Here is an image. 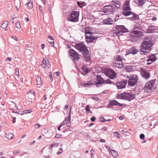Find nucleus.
<instances>
[{"label":"nucleus","instance_id":"22","mask_svg":"<svg viewBox=\"0 0 158 158\" xmlns=\"http://www.w3.org/2000/svg\"><path fill=\"white\" fill-rule=\"evenodd\" d=\"M138 50L135 48H132L127 52V53L125 54V55H128L130 54H135L138 52Z\"/></svg>","mask_w":158,"mask_h":158},{"label":"nucleus","instance_id":"64","mask_svg":"<svg viewBox=\"0 0 158 158\" xmlns=\"http://www.w3.org/2000/svg\"><path fill=\"white\" fill-rule=\"evenodd\" d=\"M39 9L41 12H42L43 10L42 6H39Z\"/></svg>","mask_w":158,"mask_h":158},{"label":"nucleus","instance_id":"52","mask_svg":"<svg viewBox=\"0 0 158 158\" xmlns=\"http://www.w3.org/2000/svg\"><path fill=\"white\" fill-rule=\"evenodd\" d=\"M11 38L16 41H18V38H17V37L15 35L12 36L11 37Z\"/></svg>","mask_w":158,"mask_h":158},{"label":"nucleus","instance_id":"48","mask_svg":"<svg viewBox=\"0 0 158 158\" xmlns=\"http://www.w3.org/2000/svg\"><path fill=\"white\" fill-rule=\"evenodd\" d=\"M48 76H49V77L50 78V80L51 81H52L53 80V77H52V74L51 73L49 72V73Z\"/></svg>","mask_w":158,"mask_h":158},{"label":"nucleus","instance_id":"7","mask_svg":"<svg viewBox=\"0 0 158 158\" xmlns=\"http://www.w3.org/2000/svg\"><path fill=\"white\" fill-rule=\"evenodd\" d=\"M79 11H73L70 17L68 18V20L70 22H77L79 21Z\"/></svg>","mask_w":158,"mask_h":158},{"label":"nucleus","instance_id":"27","mask_svg":"<svg viewBox=\"0 0 158 158\" xmlns=\"http://www.w3.org/2000/svg\"><path fill=\"white\" fill-rule=\"evenodd\" d=\"M81 70L83 72V73H81L84 75H85L89 71V69L87 68L85 65H83L81 67Z\"/></svg>","mask_w":158,"mask_h":158},{"label":"nucleus","instance_id":"63","mask_svg":"<svg viewBox=\"0 0 158 158\" xmlns=\"http://www.w3.org/2000/svg\"><path fill=\"white\" fill-rule=\"evenodd\" d=\"M53 145H52V144H51L49 145V148L50 150H51V149L52 150L53 148Z\"/></svg>","mask_w":158,"mask_h":158},{"label":"nucleus","instance_id":"34","mask_svg":"<svg viewBox=\"0 0 158 158\" xmlns=\"http://www.w3.org/2000/svg\"><path fill=\"white\" fill-rule=\"evenodd\" d=\"M15 108L18 109L17 106H16L15 103L13 102H10V110H13Z\"/></svg>","mask_w":158,"mask_h":158},{"label":"nucleus","instance_id":"47","mask_svg":"<svg viewBox=\"0 0 158 158\" xmlns=\"http://www.w3.org/2000/svg\"><path fill=\"white\" fill-rule=\"evenodd\" d=\"M140 138L142 139H144L145 135L144 134H141L139 135Z\"/></svg>","mask_w":158,"mask_h":158},{"label":"nucleus","instance_id":"41","mask_svg":"<svg viewBox=\"0 0 158 158\" xmlns=\"http://www.w3.org/2000/svg\"><path fill=\"white\" fill-rule=\"evenodd\" d=\"M63 150L62 148H60L58 150L57 152V154L58 155H59L61 154L63 152Z\"/></svg>","mask_w":158,"mask_h":158},{"label":"nucleus","instance_id":"50","mask_svg":"<svg viewBox=\"0 0 158 158\" xmlns=\"http://www.w3.org/2000/svg\"><path fill=\"white\" fill-rule=\"evenodd\" d=\"M99 120L101 122H105V119L103 117H101L100 118Z\"/></svg>","mask_w":158,"mask_h":158},{"label":"nucleus","instance_id":"39","mask_svg":"<svg viewBox=\"0 0 158 158\" xmlns=\"http://www.w3.org/2000/svg\"><path fill=\"white\" fill-rule=\"evenodd\" d=\"M114 135L118 138H120L121 136L120 134L118 131H115L114 132Z\"/></svg>","mask_w":158,"mask_h":158},{"label":"nucleus","instance_id":"4","mask_svg":"<svg viewBox=\"0 0 158 158\" xmlns=\"http://www.w3.org/2000/svg\"><path fill=\"white\" fill-rule=\"evenodd\" d=\"M85 37L86 41L87 43H92L96 38L92 35V33L89 30V27H86L85 30Z\"/></svg>","mask_w":158,"mask_h":158},{"label":"nucleus","instance_id":"29","mask_svg":"<svg viewBox=\"0 0 158 158\" xmlns=\"http://www.w3.org/2000/svg\"><path fill=\"white\" fill-rule=\"evenodd\" d=\"M94 83L92 82L91 81H89L87 83H84L81 84V86L85 87H88L90 85H93Z\"/></svg>","mask_w":158,"mask_h":158},{"label":"nucleus","instance_id":"17","mask_svg":"<svg viewBox=\"0 0 158 158\" xmlns=\"http://www.w3.org/2000/svg\"><path fill=\"white\" fill-rule=\"evenodd\" d=\"M141 74L143 77L146 79H148L150 76V73L145 69H143L141 70Z\"/></svg>","mask_w":158,"mask_h":158},{"label":"nucleus","instance_id":"21","mask_svg":"<svg viewBox=\"0 0 158 158\" xmlns=\"http://www.w3.org/2000/svg\"><path fill=\"white\" fill-rule=\"evenodd\" d=\"M156 60V56L155 55V54H153L148 56L147 60L148 62H154Z\"/></svg>","mask_w":158,"mask_h":158},{"label":"nucleus","instance_id":"15","mask_svg":"<svg viewBox=\"0 0 158 158\" xmlns=\"http://www.w3.org/2000/svg\"><path fill=\"white\" fill-rule=\"evenodd\" d=\"M69 54L73 58V60L80 59L77 53L73 49H70L69 50Z\"/></svg>","mask_w":158,"mask_h":158},{"label":"nucleus","instance_id":"43","mask_svg":"<svg viewBox=\"0 0 158 158\" xmlns=\"http://www.w3.org/2000/svg\"><path fill=\"white\" fill-rule=\"evenodd\" d=\"M90 107L89 105H87L86 107V110L87 111L89 112L90 113H92V112L90 111V110L89 109Z\"/></svg>","mask_w":158,"mask_h":158},{"label":"nucleus","instance_id":"31","mask_svg":"<svg viewBox=\"0 0 158 158\" xmlns=\"http://www.w3.org/2000/svg\"><path fill=\"white\" fill-rule=\"evenodd\" d=\"M118 102L116 100H113L111 101L108 105V107L110 108V106H114L118 105Z\"/></svg>","mask_w":158,"mask_h":158},{"label":"nucleus","instance_id":"57","mask_svg":"<svg viewBox=\"0 0 158 158\" xmlns=\"http://www.w3.org/2000/svg\"><path fill=\"white\" fill-rule=\"evenodd\" d=\"M101 130L103 131H106L107 130V128L106 127H103L102 129Z\"/></svg>","mask_w":158,"mask_h":158},{"label":"nucleus","instance_id":"28","mask_svg":"<svg viewBox=\"0 0 158 158\" xmlns=\"http://www.w3.org/2000/svg\"><path fill=\"white\" fill-rule=\"evenodd\" d=\"M125 9L131 10L130 6V2L129 1H126L123 5V10Z\"/></svg>","mask_w":158,"mask_h":158},{"label":"nucleus","instance_id":"61","mask_svg":"<svg viewBox=\"0 0 158 158\" xmlns=\"http://www.w3.org/2000/svg\"><path fill=\"white\" fill-rule=\"evenodd\" d=\"M48 37L50 40H54V39H53V37L51 36H48Z\"/></svg>","mask_w":158,"mask_h":158},{"label":"nucleus","instance_id":"5","mask_svg":"<svg viewBox=\"0 0 158 158\" xmlns=\"http://www.w3.org/2000/svg\"><path fill=\"white\" fill-rule=\"evenodd\" d=\"M156 80L153 79L150 80L145 85L143 89L144 92L146 93H148L151 92L153 88L154 85L155 83Z\"/></svg>","mask_w":158,"mask_h":158},{"label":"nucleus","instance_id":"1","mask_svg":"<svg viewBox=\"0 0 158 158\" xmlns=\"http://www.w3.org/2000/svg\"><path fill=\"white\" fill-rule=\"evenodd\" d=\"M75 47L81 52L87 62H90L91 56L89 51L84 44L81 43L76 44Z\"/></svg>","mask_w":158,"mask_h":158},{"label":"nucleus","instance_id":"6","mask_svg":"<svg viewBox=\"0 0 158 158\" xmlns=\"http://www.w3.org/2000/svg\"><path fill=\"white\" fill-rule=\"evenodd\" d=\"M122 57L118 56L116 58L114 62L113 63V66L114 68L119 69H121L123 67V63L122 62Z\"/></svg>","mask_w":158,"mask_h":158},{"label":"nucleus","instance_id":"36","mask_svg":"<svg viewBox=\"0 0 158 158\" xmlns=\"http://www.w3.org/2000/svg\"><path fill=\"white\" fill-rule=\"evenodd\" d=\"M8 25V22L5 21L1 26V27L2 29H5Z\"/></svg>","mask_w":158,"mask_h":158},{"label":"nucleus","instance_id":"33","mask_svg":"<svg viewBox=\"0 0 158 158\" xmlns=\"http://www.w3.org/2000/svg\"><path fill=\"white\" fill-rule=\"evenodd\" d=\"M37 84L38 85H41L42 84V81L41 77L39 76L36 77Z\"/></svg>","mask_w":158,"mask_h":158},{"label":"nucleus","instance_id":"2","mask_svg":"<svg viewBox=\"0 0 158 158\" xmlns=\"http://www.w3.org/2000/svg\"><path fill=\"white\" fill-rule=\"evenodd\" d=\"M151 40L145 39L142 42V46H140V52H142L144 54L149 53L152 45Z\"/></svg>","mask_w":158,"mask_h":158},{"label":"nucleus","instance_id":"58","mask_svg":"<svg viewBox=\"0 0 158 158\" xmlns=\"http://www.w3.org/2000/svg\"><path fill=\"white\" fill-rule=\"evenodd\" d=\"M66 129L69 131H72L73 129L72 127H70V126L69 127H68V128H67Z\"/></svg>","mask_w":158,"mask_h":158},{"label":"nucleus","instance_id":"10","mask_svg":"<svg viewBox=\"0 0 158 158\" xmlns=\"http://www.w3.org/2000/svg\"><path fill=\"white\" fill-rule=\"evenodd\" d=\"M127 82V80L123 79L121 81H118L115 82L114 85H115L117 87L118 89H122L125 88Z\"/></svg>","mask_w":158,"mask_h":158},{"label":"nucleus","instance_id":"16","mask_svg":"<svg viewBox=\"0 0 158 158\" xmlns=\"http://www.w3.org/2000/svg\"><path fill=\"white\" fill-rule=\"evenodd\" d=\"M106 73L107 76L111 79H114L116 77V73L113 69H108Z\"/></svg>","mask_w":158,"mask_h":158},{"label":"nucleus","instance_id":"30","mask_svg":"<svg viewBox=\"0 0 158 158\" xmlns=\"http://www.w3.org/2000/svg\"><path fill=\"white\" fill-rule=\"evenodd\" d=\"M15 7L17 11L19 10V8L20 7L21 2L20 0H15Z\"/></svg>","mask_w":158,"mask_h":158},{"label":"nucleus","instance_id":"44","mask_svg":"<svg viewBox=\"0 0 158 158\" xmlns=\"http://www.w3.org/2000/svg\"><path fill=\"white\" fill-rule=\"evenodd\" d=\"M66 122H67V118L66 119H65L61 123L60 125L61 126V127H62V126L64 125L65 124H66Z\"/></svg>","mask_w":158,"mask_h":158},{"label":"nucleus","instance_id":"62","mask_svg":"<svg viewBox=\"0 0 158 158\" xmlns=\"http://www.w3.org/2000/svg\"><path fill=\"white\" fill-rule=\"evenodd\" d=\"M157 19V18L156 17H153L152 19V21H156Z\"/></svg>","mask_w":158,"mask_h":158},{"label":"nucleus","instance_id":"32","mask_svg":"<svg viewBox=\"0 0 158 158\" xmlns=\"http://www.w3.org/2000/svg\"><path fill=\"white\" fill-rule=\"evenodd\" d=\"M25 5L29 9H31L33 7L32 2L31 1H29Z\"/></svg>","mask_w":158,"mask_h":158},{"label":"nucleus","instance_id":"14","mask_svg":"<svg viewBox=\"0 0 158 158\" xmlns=\"http://www.w3.org/2000/svg\"><path fill=\"white\" fill-rule=\"evenodd\" d=\"M69 54L73 58V60L80 59L77 53L73 49H70L69 50Z\"/></svg>","mask_w":158,"mask_h":158},{"label":"nucleus","instance_id":"46","mask_svg":"<svg viewBox=\"0 0 158 158\" xmlns=\"http://www.w3.org/2000/svg\"><path fill=\"white\" fill-rule=\"evenodd\" d=\"M62 136V135L57 134H56L55 138L59 139L61 138Z\"/></svg>","mask_w":158,"mask_h":158},{"label":"nucleus","instance_id":"54","mask_svg":"<svg viewBox=\"0 0 158 158\" xmlns=\"http://www.w3.org/2000/svg\"><path fill=\"white\" fill-rule=\"evenodd\" d=\"M6 137L8 139H10V135L9 133H6Z\"/></svg>","mask_w":158,"mask_h":158},{"label":"nucleus","instance_id":"35","mask_svg":"<svg viewBox=\"0 0 158 158\" xmlns=\"http://www.w3.org/2000/svg\"><path fill=\"white\" fill-rule=\"evenodd\" d=\"M110 151L111 152V153L113 156L115 158L117 157L118 156V153L116 151L113 150H111Z\"/></svg>","mask_w":158,"mask_h":158},{"label":"nucleus","instance_id":"42","mask_svg":"<svg viewBox=\"0 0 158 158\" xmlns=\"http://www.w3.org/2000/svg\"><path fill=\"white\" fill-rule=\"evenodd\" d=\"M15 24H16V27L17 28H18L19 29L21 28L20 23L19 22H16Z\"/></svg>","mask_w":158,"mask_h":158},{"label":"nucleus","instance_id":"18","mask_svg":"<svg viewBox=\"0 0 158 158\" xmlns=\"http://www.w3.org/2000/svg\"><path fill=\"white\" fill-rule=\"evenodd\" d=\"M35 96V94L33 93L27 92V100L29 102H32L33 98Z\"/></svg>","mask_w":158,"mask_h":158},{"label":"nucleus","instance_id":"53","mask_svg":"<svg viewBox=\"0 0 158 158\" xmlns=\"http://www.w3.org/2000/svg\"><path fill=\"white\" fill-rule=\"evenodd\" d=\"M108 22H110V23L112 22H113V20L110 18H108L107 19Z\"/></svg>","mask_w":158,"mask_h":158},{"label":"nucleus","instance_id":"24","mask_svg":"<svg viewBox=\"0 0 158 158\" xmlns=\"http://www.w3.org/2000/svg\"><path fill=\"white\" fill-rule=\"evenodd\" d=\"M112 3L113 4H112L111 5L114 8L115 7L118 8L120 6V2L118 0H114Z\"/></svg>","mask_w":158,"mask_h":158},{"label":"nucleus","instance_id":"60","mask_svg":"<svg viewBox=\"0 0 158 158\" xmlns=\"http://www.w3.org/2000/svg\"><path fill=\"white\" fill-rule=\"evenodd\" d=\"M19 151L15 150L13 152V153L14 154H16L18 153H19Z\"/></svg>","mask_w":158,"mask_h":158},{"label":"nucleus","instance_id":"12","mask_svg":"<svg viewBox=\"0 0 158 158\" xmlns=\"http://www.w3.org/2000/svg\"><path fill=\"white\" fill-rule=\"evenodd\" d=\"M136 28H135L134 31H131L130 35L131 38L135 39L136 38H140L141 36V33L139 31L136 30Z\"/></svg>","mask_w":158,"mask_h":158},{"label":"nucleus","instance_id":"9","mask_svg":"<svg viewBox=\"0 0 158 158\" xmlns=\"http://www.w3.org/2000/svg\"><path fill=\"white\" fill-rule=\"evenodd\" d=\"M128 9L123 10V14L125 16H128L131 15L132 16L130 18V19L131 20H135L139 19L138 16L136 14H134L131 11H128Z\"/></svg>","mask_w":158,"mask_h":158},{"label":"nucleus","instance_id":"11","mask_svg":"<svg viewBox=\"0 0 158 158\" xmlns=\"http://www.w3.org/2000/svg\"><path fill=\"white\" fill-rule=\"evenodd\" d=\"M114 8L111 5L106 6H104L102 10L103 12L107 15L112 14L113 13Z\"/></svg>","mask_w":158,"mask_h":158},{"label":"nucleus","instance_id":"13","mask_svg":"<svg viewBox=\"0 0 158 158\" xmlns=\"http://www.w3.org/2000/svg\"><path fill=\"white\" fill-rule=\"evenodd\" d=\"M115 31L119 33H124L128 32V29L123 25H116Z\"/></svg>","mask_w":158,"mask_h":158},{"label":"nucleus","instance_id":"40","mask_svg":"<svg viewBox=\"0 0 158 158\" xmlns=\"http://www.w3.org/2000/svg\"><path fill=\"white\" fill-rule=\"evenodd\" d=\"M32 112V110H25L23 111V114H27L31 113Z\"/></svg>","mask_w":158,"mask_h":158},{"label":"nucleus","instance_id":"37","mask_svg":"<svg viewBox=\"0 0 158 158\" xmlns=\"http://www.w3.org/2000/svg\"><path fill=\"white\" fill-rule=\"evenodd\" d=\"M102 23L103 24L106 25H112L113 24L112 23H110V22H108L107 19H104Z\"/></svg>","mask_w":158,"mask_h":158},{"label":"nucleus","instance_id":"26","mask_svg":"<svg viewBox=\"0 0 158 158\" xmlns=\"http://www.w3.org/2000/svg\"><path fill=\"white\" fill-rule=\"evenodd\" d=\"M71 108H70L68 116L67 118V122L66 123V124L67 127H69L70 125V121H71Z\"/></svg>","mask_w":158,"mask_h":158},{"label":"nucleus","instance_id":"45","mask_svg":"<svg viewBox=\"0 0 158 158\" xmlns=\"http://www.w3.org/2000/svg\"><path fill=\"white\" fill-rule=\"evenodd\" d=\"M15 74L17 76H19V69L18 68H16L15 70Z\"/></svg>","mask_w":158,"mask_h":158},{"label":"nucleus","instance_id":"3","mask_svg":"<svg viewBox=\"0 0 158 158\" xmlns=\"http://www.w3.org/2000/svg\"><path fill=\"white\" fill-rule=\"evenodd\" d=\"M118 98L121 99L131 101L135 98V94L127 92H123L118 95Z\"/></svg>","mask_w":158,"mask_h":158},{"label":"nucleus","instance_id":"38","mask_svg":"<svg viewBox=\"0 0 158 158\" xmlns=\"http://www.w3.org/2000/svg\"><path fill=\"white\" fill-rule=\"evenodd\" d=\"M115 83L114 82L112 81H110L109 79H107L105 81V83L106 84H111L114 85V83Z\"/></svg>","mask_w":158,"mask_h":158},{"label":"nucleus","instance_id":"8","mask_svg":"<svg viewBox=\"0 0 158 158\" xmlns=\"http://www.w3.org/2000/svg\"><path fill=\"white\" fill-rule=\"evenodd\" d=\"M138 80L137 75L135 74L130 76V77L128 81V84L131 87L134 86L137 83Z\"/></svg>","mask_w":158,"mask_h":158},{"label":"nucleus","instance_id":"51","mask_svg":"<svg viewBox=\"0 0 158 158\" xmlns=\"http://www.w3.org/2000/svg\"><path fill=\"white\" fill-rule=\"evenodd\" d=\"M40 126H41L40 125L37 123L35 125L34 127L36 129H38V128H39L40 127Z\"/></svg>","mask_w":158,"mask_h":158},{"label":"nucleus","instance_id":"49","mask_svg":"<svg viewBox=\"0 0 158 158\" xmlns=\"http://www.w3.org/2000/svg\"><path fill=\"white\" fill-rule=\"evenodd\" d=\"M52 145H53V147H57L58 146L59 144L56 143H53L52 144Z\"/></svg>","mask_w":158,"mask_h":158},{"label":"nucleus","instance_id":"55","mask_svg":"<svg viewBox=\"0 0 158 158\" xmlns=\"http://www.w3.org/2000/svg\"><path fill=\"white\" fill-rule=\"evenodd\" d=\"M77 3L79 6L81 7H83L82 4H81V2H77Z\"/></svg>","mask_w":158,"mask_h":158},{"label":"nucleus","instance_id":"56","mask_svg":"<svg viewBox=\"0 0 158 158\" xmlns=\"http://www.w3.org/2000/svg\"><path fill=\"white\" fill-rule=\"evenodd\" d=\"M95 119H96V118L94 116H93V117H92V118H91L90 119L91 121L92 122L94 121H95Z\"/></svg>","mask_w":158,"mask_h":158},{"label":"nucleus","instance_id":"23","mask_svg":"<svg viewBox=\"0 0 158 158\" xmlns=\"http://www.w3.org/2000/svg\"><path fill=\"white\" fill-rule=\"evenodd\" d=\"M157 29V27L154 25H150L148 27V33H152Z\"/></svg>","mask_w":158,"mask_h":158},{"label":"nucleus","instance_id":"19","mask_svg":"<svg viewBox=\"0 0 158 158\" xmlns=\"http://www.w3.org/2000/svg\"><path fill=\"white\" fill-rule=\"evenodd\" d=\"M145 0H134V2L138 6L142 7L146 2Z\"/></svg>","mask_w":158,"mask_h":158},{"label":"nucleus","instance_id":"25","mask_svg":"<svg viewBox=\"0 0 158 158\" xmlns=\"http://www.w3.org/2000/svg\"><path fill=\"white\" fill-rule=\"evenodd\" d=\"M48 65H49V62L47 58L43 60L41 64V66L43 68H45Z\"/></svg>","mask_w":158,"mask_h":158},{"label":"nucleus","instance_id":"59","mask_svg":"<svg viewBox=\"0 0 158 158\" xmlns=\"http://www.w3.org/2000/svg\"><path fill=\"white\" fill-rule=\"evenodd\" d=\"M92 99L94 100H95V101H97L98 100V99H99L98 98V97H93L92 98Z\"/></svg>","mask_w":158,"mask_h":158},{"label":"nucleus","instance_id":"20","mask_svg":"<svg viewBox=\"0 0 158 158\" xmlns=\"http://www.w3.org/2000/svg\"><path fill=\"white\" fill-rule=\"evenodd\" d=\"M97 79L98 82L96 83V85L97 87H98V85H101L105 83V81L100 76H97Z\"/></svg>","mask_w":158,"mask_h":158}]
</instances>
